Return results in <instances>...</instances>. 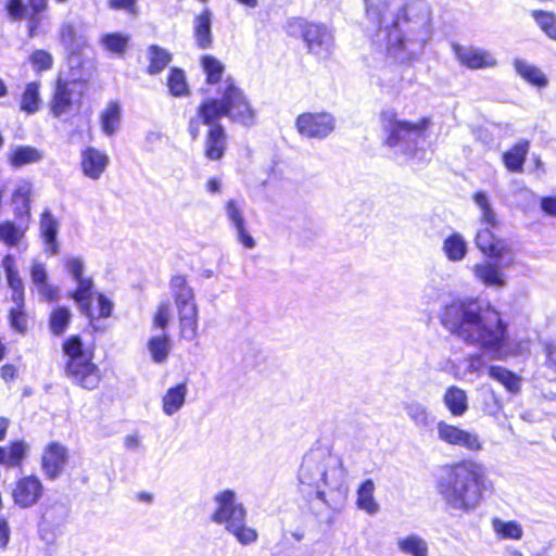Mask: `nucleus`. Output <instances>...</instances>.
I'll list each match as a JSON object with an SVG mask.
<instances>
[{"instance_id":"33","label":"nucleus","mask_w":556,"mask_h":556,"mask_svg":"<svg viewBox=\"0 0 556 556\" xmlns=\"http://www.w3.org/2000/svg\"><path fill=\"white\" fill-rule=\"evenodd\" d=\"M442 249L448 261L460 262L467 255L468 244L459 232H453L444 239Z\"/></svg>"},{"instance_id":"27","label":"nucleus","mask_w":556,"mask_h":556,"mask_svg":"<svg viewBox=\"0 0 556 556\" xmlns=\"http://www.w3.org/2000/svg\"><path fill=\"white\" fill-rule=\"evenodd\" d=\"M42 159L43 153L31 146H13L8 153V162L13 168L39 163Z\"/></svg>"},{"instance_id":"63","label":"nucleus","mask_w":556,"mask_h":556,"mask_svg":"<svg viewBox=\"0 0 556 556\" xmlns=\"http://www.w3.org/2000/svg\"><path fill=\"white\" fill-rule=\"evenodd\" d=\"M541 208L544 213L556 216V197L542 198Z\"/></svg>"},{"instance_id":"5","label":"nucleus","mask_w":556,"mask_h":556,"mask_svg":"<svg viewBox=\"0 0 556 556\" xmlns=\"http://www.w3.org/2000/svg\"><path fill=\"white\" fill-rule=\"evenodd\" d=\"M298 478L301 485L312 488L308 496L314 495L332 510L339 509L346 500V470L341 457L327 447H314L304 455Z\"/></svg>"},{"instance_id":"59","label":"nucleus","mask_w":556,"mask_h":556,"mask_svg":"<svg viewBox=\"0 0 556 556\" xmlns=\"http://www.w3.org/2000/svg\"><path fill=\"white\" fill-rule=\"evenodd\" d=\"M202 124V117L199 114V108L197 109V115L191 117L188 124V132L192 140H197L200 136V125Z\"/></svg>"},{"instance_id":"26","label":"nucleus","mask_w":556,"mask_h":556,"mask_svg":"<svg viewBox=\"0 0 556 556\" xmlns=\"http://www.w3.org/2000/svg\"><path fill=\"white\" fill-rule=\"evenodd\" d=\"M213 14L205 8L193 20V36L197 47L202 50L210 49L213 45L212 34Z\"/></svg>"},{"instance_id":"6","label":"nucleus","mask_w":556,"mask_h":556,"mask_svg":"<svg viewBox=\"0 0 556 556\" xmlns=\"http://www.w3.org/2000/svg\"><path fill=\"white\" fill-rule=\"evenodd\" d=\"M381 138L383 146L394 154L412 159L418 152L419 144L425 141L426 130L430 126V118L422 117L413 123L397 117L393 110H383L380 113Z\"/></svg>"},{"instance_id":"41","label":"nucleus","mask_w":556,"mask_h":556,"mask_svg":"<svg viewBox=\"0 0 556 556\" xmlns=\"http://www.w3.org/2000/svg\"><path fill=\"white\" fill-rule=\"evenodd\" d=\"M148 350L151 358L156 364L164 363L170 352V338L167 333L162 336H153L148 340Z\"/></svg>"},{"instance_id":"42","label":"nucleus","mask_w":556,"mask_h":556,"mask_svg":"<svg viewBox=\"0 0 556 556\" xmlns=\"http://www.w3.org/2000/svg\"><path fill=\"white\" fill-rule=\"evenodd\" d=\"M122 109L117 102H111L101 114V128L106 136H112L118 129Z\"/></svg>"},{"instance_id":"13","label":"nucleus","mask_w":556,"mask_h":556,"mask_svg":"<svg viewBox=\"0 0 556 556\" xmlns=\"http://www.w3.org/2000/svg\"><path fill=\"white\" fill-rule=\"evenodd\" d=\"M511 253L502 256H488V261L476 264L472 268L475 277L486 287L503 288L506 286L504 269L513 265Z\"/></svg>"},{"instance_id":"50","label":"nucleus","mask_w":556,"mask_h":556,"mask_svg":"<svg viewBox=\"0 0 556 556\" xmlns=\"http://www.w3.org/2000/svg\"><path fill=\"white\" fill-rule=\"evenodd\" d=\"M541 30L551 39L556 40V14L542 10H534L531 13Z\"/></svg>"},{"instance_id":"52","label":"nucleus","mask_w":556,"mask_h":556,"mask_svg":"<svg viewBox=\"0 0 556 556\" xmlns=\"http://www.w3.org/2000/svg\"><path fill=\"white\" fill-rule=\"evenodd\" d=\"M8 286L12 291L11 300L14 304H23L25 302V287L20 274L5 277Z\"/></svg>"},{"instance_id":"58","label":"nucleus","mask_w":556,"mask_h":556,"mask_svg":"<svg viewBox=\"0 0 556 556\" xmlns=\"http://www.w3.org/2000/svg\"><path fill=\"white\" fill-rule=\"evenodd\" d=\"M97 300L99 306V316L102 318L110 317L113 311V302L102 293L98 294Z\"/></svg>"},{"instance_id":"9","label":"nucleus","mask_w":556,"mask_h":556,"mask_svg":"<svg viewBox=\"0 0 556 556\" xmlns=\"http://www.w3.org/2000/svg\"><path fill=\"white\" fill-rule=\"evenodd\" d=\"M286 33L293 38H301L307 52L318 60L331 58L336 49L333 31L323 23L308 22L302 17L289 18Z\"/></svg>"},{"instance_id":"2","label":"nucleus","mask_w":556,"mask_h":556,"mask_svg":"<svg viewBox=\"0 0 556 556\" xmlns=\"http://www.w3.org/2000/svg\"><path fill=\"white\" fill-rule=\"evenodd\" d=\"M219 98H207L199 104L202 124L207 126L204 140V155L210 161H219L227 149V132L220 123L222 117L245 128L256 124L257 112L250 103L244 91L231 77H227L218 87Z\"/></svg>"},{"instance_id":"11","label":"nucleus","mask_w":556,"mask_h":556,"mask_svg":"<svg viewBox=\"0 0 556 556\" xmlns=\"http://www.w3.org/2000/svg\"><path fill=\"white\" fill-rule=\"evenodd\" d=\"M64 267L77 283L76 289L71 291L68 296L77 304L83 315L92 319V294L94 285L92 278L84 276L85 264L83 258L67 257L64 260Z\"/></svg>"},{"instance_id":"47","label":"nucleus","mask_w":556,"mask_h":556,"mask_svg":"<svg viewBox=\"0 0 556 556\" xmlns=\"http://www.w3.org/2000/svg\"><path fill=\"white\" fill-rule=\"evenodd\" d=\"M169 93L173 97L180 98L189 94V87L186 80L185 72L181 68L173 67L167 78Z\"/></svg>"},{"instance_id":"34","label":"nucleus","mask_w":556,"mask_h":556,"mask_svg":"<svg viewBox=\"0 0 556 556\" xmlns=\"http://www.w3.org/2000/svg\"><path fill=\"white\" fill-rule=\"evenodd\" d=\"M488 371L489 376L503 384L508 392L516 394L520 391L521 378L514 371L497 365H491Z\"/></svg>"},{"instance_id":"62","label":"nucleus","mask_w":556,"mask_h":556,"mask_svg":"<svg viewBox=\"0 0 556 556\" xmlns=\"http://www.w3.org/2000/svg\"><path fill=\"white\" fill-rule=\"evenodd\" d=\"M109 5L114 10L132 12L135 10L136 0H109Z\"/></svg>"},{"instance_id":"18","label":"nucleus","mask_w":556,"mask_h":556,"mask_svg":"<svg viewBox=\"0 0 556 556\" xmlns=\"http://www.w3.org/2000/svg\"><path fill=\"white\" fill-rule=\"evenodd\" d=\"M68 514L70 508L63 502L55 501L46 505L39 523L40 538L47 542H53L54 531L64 525Z\"/></svg>"},{"instance_id":"38","label":"nucleus","mask_w":556,"mask_h":556,"mask_svg":"<svg viewBox=\"0 0 556 556\" xmlns=\"http://www.w3.org/2000/svg\"><path fill=\"white\" fill-rule=\"evenodd\" d=\"M28 224H22L20 220H4L0 223V241L8 247H15L25 236Z\"/></svg>"},{"instance_id":"31","label":"nucleus","mask_w":556,"mask_h":556,"mask_svg":"<svg viewBox=\"0 0 556 556\" xmlns=\"http://www.w3.org/2000/svg\"><path fill=\"white\" fill-rule=\"evenodd\" d=\"M443 402L448 412L455 417H460L468 410L467 393L456 386L446 389Z\"/></svg>"},{"instance_id":"45","label":"nucleus","mask_w":556,"mask_h":556,"mask_svg":"<svg viewBox=\"0 0 556 556\" xmlns=\"http://www.w3.org/2000/svg\"><path fill=\"white\" fill-rule=\"evenodd\" d=\"M492 528L501 539L520 540L523 534L522 527L517 521H504L493 518Z\"/></svg>"},{"instance_id":"53","label":"nucleus","mask_w":556,"mask_h":556,"mask_svg":"<svg viewBox=\"0 0 556 556\" xmlns=\"http://www.w3.org/2000/svg\"><path fill=\"white\" fill-rule=\"evenodd\" d=\"M29 62L38 72L48 71L53 65V56L46 50H35L29 55Z\"/></svg>"},{"instance_id":"44","label":"nucleus","mask_w":556,"mask_h":556,"mask_svg":"<svg viewBox=\"0 0 556 556\" xmlns=\"http://www.w3.org/2000/svg\"><path fill=\"white\" fill-rule=\"evenodd\" d=\"M170 290L176 305H181L182 303H189V301H194L193 290L190 286H188L185 276H174L170 279Z\"/></svg>"},{"instance_id":"15","label":"nucleus","mask_w":556,"mask_h":556,"mask_svg":"<svg viewBox=\"0 0 556 556\" xmlns=\"http://www.w3.org/2000/svg\"><path fill=\"white\" fill-rule=\"evenodd\" d=\"M61 45L68 54V62L74 66L80 65L79 56L88 47V39L80 28L71 22H64L59 30Z\"/></svg>"},{"instance_id":"4","label":"nucleus","mask_w":556,"mask_h":556,"mask_svg":"<svg viewBox=\"0 0 556 556\" xmlns=\"http://www.w3.org/2000/svg\"><path fill=\"white\" fill-rule=\"evenodd\" d=\"M378 39L386 41L387 52L394 58L410 59L424 50L430 38V9L426 1L405 4L390 23L379 13Z\"/></svg>"},{"instance_id":"20","label":"nucleus","mask_w":556,"mask_h":556,"mask_svg":"<svg viewBox=\"0 0 556 556\" xmlns=\"http://www.w3.org/2000/svg\"><path fill=\"white\" fill-rule=\"evenodd\" d=\"M29 276L40 301L50 303L59 300L60 288L50 283L47 265L43 262L33 260Z\"/></svg>"},{"instance_id":"17","label":"nucleus","mask_w":556,"mask_h":556,"mask_svg":"<svg viewBox=\"0 0 556 556\" xmlns=\"http://www.w3.org/2000/svg\"><path fill=\"white\" fill-rule=\"evenodd\" d=\"M43 494V485L36 475L18 479L12 492L13 502L20 508H30L36 505Z\"/></svg>"},{"instance_id":"46","label":"nucleus","mask_w":556,"mask_h":556,"mask_svg":"<svg viewBox=\"0 0 556 556\" xmlns=\"http://www.w3.org/2000/svg\"><path fill=\"white\" fill-rule=\"evenodd\" d=\"M72 313L66 306L54 308L49 318V328L54 336H61L70 325Z\"/></svg>"},{"instance_id":"30","label":"nucleus","mask_w":556,"mask_h":556,"mask_svg":"<svg viewBox=\"0 0 556 556\" xmlns=\"http://www.w3.org/2000/svg\"><path fill=\"white\" fill-rule=\"evenodd\" d=\"M530 143L522 140L514 144L508 151L503 153V163L511 173H521L529 153Z\"/></svg>"},{"instance_id":"14","label":"nucleus","mask_w":556,"mask_h":556,"mask_svg":"<svg viewBox=\"0 0 556 556\" xmlns=\"http://www.w3.org/2000/svg\"><path fill=\"white\" fill-rule=\"evenodd\" d=\"M452 51L456 60L470 70L491 68L497 65V60L493 53L479 47L453 42Z\"/></svg>"},{"instance_id":"37","label":"nucleus","mask_w":556,"mask_h":556,"mask_svg":"<svg viewBox=\"0 0 556 556\" xmlns=\"http://www.w3.org/2000/svg\"><path fill=\"white\" fill-rule=\"evenodd\" d=\"M397 548L405 555L409 556H429L428 543L418 534L412 533L404 538L397 539Z\"/></svg>"},{"instance_id":"25","label":"nucleus","mask_w":556,"mask_h":556,"mask_svg":"<svg viewBox=\"0 0 556 556\" xmlns=\"http://www.w3.org/2000/svg\"><path fill=\"white\" fill-rule=\"evenodd\" d=\"M491 228L485 226L477 231L476 247L486 256H502L511 253L505 242L494 236Z\"/></svg>"},{"instance_id":"1","label":"nucleus","mask_w":556,"mask_h":556,"mask_svg":"<svg viewBox=\"0 0 556 556\" xmlns=\"http://www.w3.org/2000/svg\"><path fill=\"white\" fill-rule=\"evenodd\" d=\"M441 325L467 344L479 346L491 359L508 354V325L489 302L468 298L442 307Z\"/></svg>"},{"instance_id":"55","label":"nucleus","mask_w":556,"mask_h":556,"mask_svg":"<svg viewBox=\"0 0 556 556\" xmlns=\"http://www.w3.org/2000/svg\"><path fill=\"white\" fill-rule=\"evenodd\" d=\"M5 10L12 20H20L27 13V5L23 0H7Z\"/></svg>"},{"instance_id":"39","label":"nucleus","mask_w":556,"mask_h":556,"mask_svg":"<svg viewBox=\"0 0 556 556\" xmlns=\"http://www.w3.org/2000/svg\"><path fill=\"white\" fill-rule=\"evenodd\" d=\"M147 55L149 59V66L147 68V73L149 75L160 74L172 61V54L167 50L157 45L149 46L147 50Z\"/></svg>"},{"instance_id":"64","label":"nucleus","mask_w":556,"mask_h":556,"mask_svg":"<svg viewBox=\"0 0 556 556\" xmlns=\"http://www.w3.org/2000/svg\"><path fill=\"white\" fill-rule=\"evenodd\" d=\"M16 376V369L13 365L5 364L1 367V378L9 382L12 381Z\"/></svg>"},{"instance_id":"43","label":"nucleus","mask_w":556,"mask_h":556,"mask_svg":"<svg viewBox=\"0 0 556 556\" xmlns=\"http://www.w3.org/2000/svg\"><path fill=\"white\" fill-rule=\"evenodd\" d=\"M201 67L205 74V81L208 85L220 83L225 72V65L215 56L206 54L201 58Z\"/></svg>"},{"instance_id":"3","label":"nucleus","mask_w":556,"mask_h":556,"mask_svg":"<svg viewBox=\"0 0 556 556\" xmlns=\"http://www.w3.org/2000/svg\"><path fill=\"white\" fill-rule=\"evenodd\" d=\"M434 488L447 511L473 513L493 482L483 465L471 459L447 464L434 473Z\"/></svg>"},{"instance_id":"48","label":"nucleus","mask_w":556,"mask_h":556,"mask_svg":"<svg viewBox=\"0 0 556 556\" xmlns=\"http://www.w3.org/2000/svg\"><path fill=\"white\" fill-rule=\"evenodd\" d=\"M40 93L39 84L36 81L28 83L22 94L21 110L27 114H34L39 109Z\"/></svg>"},{"instance_id":"40","label":"nucleus","mask_w":556,"mask_h":556,"mask_svg":"<svg viewBox=\"0 0 556 556\" xmlns=\"http://www.w3.org/2000/svg\"><path fill=\"white\" fill-rule=\"evenodd\" d=\"M129 41L130 37L119 31L106 33L100 38V45L104 50L116 56L124 55L129 46Z\"/></svg>"},{"instance_id":"32","label":"nucleus","mask_w":556,"mask_h":556,"mask_svg":"<svg viewBox=\"0 0 556 556\" xmlns=\"http://www.w3.org/2000/svg\"><path fill=\"white\" fill-rule=\"evenodd\" d=\"M188 388L185 382L170 387L163 396V412L167 416L177 413L185 404Z\"/></svg>"},{"instance_id":"22","label":"nucleus","mask_w":556,"mask_h":556,"mask_svg":"<svg viewBox=\"0 0 556 556\" xmlns=\"http://www.w3.org/2000/svg\"><path fill=\"white\" fill-rule=\"evenodd\" d=\"M33 184L28 180H20L12 192L11 203L13 213L22 224H28L30 219V195Z\"/></svg>"},{"instance_id":"56","label":"nucleus","mask_w":556,"mask_h":556,"mask_svg":"<svg viewBox=\"0 0 556 556\" xmlns=\"http://www.w3.org/2000/svg\"><path fill=\"white\" fill-rule=\"evenodd\" d=\"M545 352V365L556 374V338L543 343Z\"/></svg>"},{"instance_id":"7","label":"nucleus","mask_w":556,"mask_h":556,"mask_svg":"<svg viewBox=\"0 0 556 556\" xmlns=\"http://www.w3.org/2000/svg\"><path fill=\"white\" fill-rule=\"evenodd\" d=\"M62 351L66 358L65 377L74 386L88 391L96 390L102 376L100 368L93 363V349L87 348L79 334H72L63 342Z\"/></svg>"},{"instance_id":"19","label":"nucleus","mask_w":556,"mask_h":556,"mask_svg":"<svg viewBox=\"0 0 556 556\" xmlns=\"http://www.w3.org/2000/svg\"><path fill=\"white\" fill-rule=\"evenodd\" d=\"M438 438L450 445H456L476 452L481 450V443L477 434L463 430L457 426L445 421L437 424Z\"/></svg>"},{"instance_id":"57","label":"nucleus","mask_w":556,"mask_h":556,"mask_svg":"<svg viewBox=\"0 0 556 556\" xmlns=\"http://www.w3.org/2000/svg\"><path fill=\"white\" fill-rule=\"evenodd\" d=\"M169 321V307L168 304L162 303L154 315L153 325L156 328L165 329Z\"/></svg>"},{"instance_id":"54","label":"nucleus","mask_w":556,"mask_h":556,"mask_svg":"<svg viewBox=\"0 0 556 556\" xmlns=\"http://www.w3.org/2000/svg\"><path fill=\"white\" fill-rule=\"evenodd\" d=\"M464 375H480L485 368L486 363L482 354H470L465 358Z\"/></svg>"},{"instance_id":"35","label":"nucleus","mask_w":556,"mask_h":556,"mask_svg":"<svg viewBox=\"0 0 556 556\" xmlns=\"http://www.w3.org/2000/svg\"><path fill=\"white\" fill-rule=\"evenodd\" d=\"M375 483L371 479L364 480L357 489L356 505L361 510L369 515H375L379 510V505L374 497Z\"/></svg>"},{"instance_id":"29","label":"nucleus","mask_w":556,"mask_h":556,"mask_svg":"<svg viewBox=\"0 0 556 556\" xmlns=\"http://www.w3.org/2000/svg\"><path fill=\"white\" fill-rule=\"evenodd\" d=\"M403 407L408 418L417 428L428 430L433 426L435 421L434 415L420 402H405Z\"/></svg>"},{"instance_id":"51","label":"nucleus","mask_w":556,"mask_h":556,"mask_svg":"<svg viewBox=\"0 0 556 556\" xmlns=\"http://www.w3.org/2000/svg\"><path fill=\"white\" fill-rule=\"evenodd\" d=\"M9 320L11 327L20 332L23 333L27 329V319H26V313H25V302L23 304H15L14 307H12L9 312Z\"/></svg>"},{"instance_id":"28","label":"nucleus","mask_w":556,"mask_h":556,"mask_svg":"<svg viewBox=\"0 0 556 556\" xmlns=\"http://www.w3.org/2000/svg\"><path fill=\"white\" fill-rule=\"evenodd\" d=\"M179 313L181 334L188 340H192L197 334L198 308L194 301L176 305Z\"/></svg>"},{"instance_id":"16","label":"nucleus","mask_w":556,"mask_h":556,"mask_svg":"<svg viewBox=\"0 0 556 556\" xmlns=\"http://www.w3.org/2000/svg\"><path fill=\"white\" fill-rule=\"evenodd\" d=\"M68 462L67 448L59 442H50L41 455V470L48 480H56Z\"/></svg>"},{"instance_id":"8","label":"nucleus","mask_w":556,"mask_h":556,"mask_svg":"<svg viewBox=\"0 0 556 556\" xmlns=\"http://www.w3.org/2000/svg\"><path fill=\"white\" fill-rule=\"evenodd\" d=\"M214 502L216 508L211 516L214 523L223 525L225 530L242 545H250L257 541L258 533L254 528L247 526V508L238 501L233 490L226 489L218 492L214 495Z\"/></svg>"},{"instance_id":"10","label":"nucleus","mask_w":556,"mask_h":556,"mask_svg":"<svg viewBox=\"0 0 556 556\" xmlns=\"http://www.w3.org/2000/svg\"><path fill=\"white\" fill-rule=\"evenodd\" d=\"M88 79L76 77L75 73L67 76L60 74L55 80L49 110L54 118L71 115L75 105H79L86 92Z\"/></svg>"},{"instance_id":"60","label":"nucleus","mask_w":556,"mask_h":556,"mask_svg":"<svg viewBox=\"0 0 556 556\" xmlns=\"http://www.w3.org/2000/svg\"><path fill=\"white\" fill-rule=\"evenodd\" d=\"M2 267L4 270L5 277L20 274L18 269L16 267V264H15V257L12 254H7L2 258Z\"/></svg>"},{"instance_id":"12","label":"nucleus","mask_w":556,"mask_h":556,"mask_svg":"<svg viewBox=\"0 0 556 556\" xmlns=\"http://www.w3.org/2000/svg\"><path fill=\"white\" fill-rule=\"evenodd\" d=\"M298 132L308 139H326L336 128V118L328 112H306L295 119Z\"/></svg>"},{"instance_id":"36","label":"nucleus","mask_w":556,"mask_h":556,"mask_svg":"<svg viewBox=\"0 0 556 556\" xmlns=\"http://www.w3.org/2000/svg\"><path fill=\"white\" fill-rule=\"evenodd\" d=\"M514 67L518 75H520L526 81L538 87L544 88L547 86L548 80L543 72L536 66L529 64L525 60L516 59Z\"/></svg>"},{"instance_id":"21","label":"nucleus","mask_w":556,"mask_h":556,"mask_svg":"<svg viewBox=\"0 0 556 556\" xmlns=\"http://www.w3.org/2000/svg\"><path fill=\"white\" fill-rule=\"evenodd\" d=\"M243 202L230 199L226 202L225 212L231 228L236 232L237 240L245 248L253 249L255 240L247 229L245 218L243 216Z\"/></svg>"},{"instance_id":"23","label":"nucleus","mask_w":556,"mask_h":556,"mask_svg":"<svg viewBox=\"0 0 556 556\" xmlns=\"http://www.w3.org/2000/svg\"><path fill=\"white\" fill-rule=\"evenodd\" d=\"M60 224L49 208L43 210L40 215V236L45 243V251L50 255H56L60 252L58 241Z\"/></svg>"},{"instance_id":"24","label":"nucleus","mask_w":556,"mask_h":556,"mask_svg":"<svg viewBox=\"0 0 556 556\" xmlns=\"http://www.w3.org/2000/svg\"><path fill=\"white\" fill-rule=\"evenodd\" d=\"M109 165V156L93 148L87 147L81 152V169L86 177L97 180L101 177Z\"/></svg>"},{"instance_id":"49","label":"nucleus","mask_w":556,"mask_h":556,"mask_svg":"<svg viewBox=\"0 0 556 556\" xmlns=\"http://www.w3.org/2000/svg\"><path fill=\"white\" fill-rule=\"evenodd\" d=\"M473 202L481 211V220L486 226L494 228L497 225L496 214L492 208L489 197L484 191H477L473 194Z\"/></svg>"},{"instance_id":"61","label":"nucleus","mask_w":556,"mask_h":556,"mask_svg":"<svg viewBox=\"0 0 556 556\" xmlns=\"http://www.w3.org/2000/svg\"><path fill=\"white\" fill-rule=\"evenodd\" d=\"M11 531L9 523L5 519L0 518V548H7L10 542Z\"/></svg>"}]
</instances>
